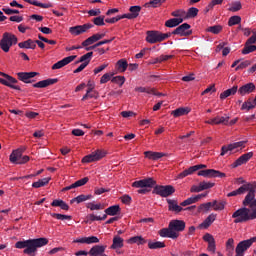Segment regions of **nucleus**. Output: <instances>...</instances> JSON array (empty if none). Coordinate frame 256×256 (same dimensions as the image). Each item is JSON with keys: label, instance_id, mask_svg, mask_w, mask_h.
Instances as JSON below:
<instances>
[{"label": "nucleus", "instance_id": "1", "mask_svg": "<svg viewBox=\"0 0 256 256\" xmlns=\"http://www.w3.org/2000/svg\"><path fill=\"white\" fill-rule=\"evenodd\" d=\"M243 205V208H239L232 214L233 223H247V221L256 219V199L253 200V192L246 195Z\"/></svg>", "mask_w": 256, "mask_h": 256}, {"label": "nucleus", "instance_id": "2", "mask_svg": "<svg viewBox=\"0 0 256 256\" xmlns=\"http://www.w3.org/2000/svg\"><path fill=\"white\" fill-rule=\"evenodd\" d=\"M49 244V239L47 238H37V239H29L25 241H18L15 244L16 249H24L23 253L29 256H35L37 253V249L40 247H45V245Z\"/></svg>", "mask_w": 256, "mask_h": 256}, {"label": "nucleus", "instance_id": "3", "mask_svg": "<svg viewBox=\"0 0 256 256\" xmlns=\"http://www.w3.org/2000/svg\"><path fill=\"white\" fill-rule=\"evenodd\" d=\"M185 221L183 220H171L168 228H162L158 231V235L168 239H178L179 233L185 231Z\"/></svg>", "mask_w": 256, "mask_h": 256}, {"label": "nucleus", "instance_id": "4", "mask_svg": "<svg viewBox=\"0 0 256 256\" xmlns=\"http://www.w3.org/2000/svg\"><path fill=\"white\" fill-rule=\"evenodd\" d=\"M19 43V38L11 32H4L2 38L0 39V49L4 53H9L11 51V47L17 45Z\"/></svg>", "mask_w": 256, "mask_h": 256}, {"label": "nucleus", "instance_id": "5", "mask_svg": "<svg viewBox=\"0 0 256 256\" xmlns=\"http://www.w3.org/2000/svg\"><path fill=\"white\" fill-rule=\"evenodd\" d=\"M171 37V32L168 33H161L159 31H147L146 32V41L147 43H150L151 45L155 43H161L165 41L166 39H169Z\"/></svg>", "mask_w": 256, "mask_h": 256}, {"label": "nucleus", "instance_id": "6", "mask_svg": "<svg viewBox=\"0 0 256 256\" xmlns=\"http://www.w3.org/2000/svg\"><path fill=\"white\" fill-rule=\"evenodd\" d=\"M246 143L247 142L245 141H239L226 146H222L220 155L223 157L227 155V153H229V155L233 153H239V151H243V149H245Z\"/></svg>", "mask_w": 256, "mask_h": 256}, {"label": "nucleus", "instance_id": "7", "mask_svg": "<svg viewBox=\"0 0 256 256\" xmlns=\"http://www.w3.org/2000/svg\"><path fill=\"white\" fill-rule=\"evenodd\" d=\"M250 195L252 193L253 195V201H255V185L251 183H245L240 188L230 192L227 194V197H237V195H243L247 193Z\"/></svg>", "mask_w": 256, "mask_h": 256}, {"label": "nucleus", "instance_id": "8", "mask_svg": "<svg viewBox=\"0 0 256 256\" xmlns=\"http://www.w3.org/2000/svg\"><path fill=\"white\" fill-rule=\"evenodd\" d=\"M253 243H256V237L240 241L235 248V256H245V252L251 249Z\"/></svg>", "mask_w": 256, "mask_h": 256}, {"label": "nucleus", "instance_id": "9", "mask_svg": "<svg viewBox=\"0 0 256 256\" xmlns=\"http://www.w3.org/2000/svg\"><path fill=\"white\" fill-rule=\"evenodd\" d=\"M0 76L4 77L0 78L1 85L10 87V89H15V91H21V86L15 85L17 83V79H15L13 76L6 74L4 72H0Z\"/></svg>", "mask_w": 256, "mask_h": 256}, {"label": "nucleus", "instance_id": "10", "mask_svg": "<svg viewBox=\"0 0 256 256\" xmlns=\"http://www.w3.org/2000/svg\"><path fill=\"white\" fill-rule=\"evenodd\" d=\"M107 156V152L103 149H97L89 155H86L82 158V163H95L96 161H101L104 157Z\"/></svg>", "mask_w": 256, "mask_h": 256}, {"label": "nucleus", "instance_id": "11", "mask_svg": "<svg viewBox=\"0 0 256 256\" xmlns=\"http://www.w3.org/2000/svg\"><path fill=\"white\" fill-rule=\"evenodd\" d=\"M199 177H206L208 179H213L215 177H220V179H223V177H227V175L219 170L215 169H206V170H200L198 172Z\"/></svg>", "mask_w": 256, "mask_h": 256}, {"label": "nucleus", "instance_id": "12", "mask_svg": "<svg viewBox=\"0 0 256 256\" xmlns=\"http://www.w3.org/2000/svg\"><path fill=\"white\" fill-rule=\"evenodd\" d=\"M193 31L191 30V25L188 23H184L180 26H178L171 35H179L180 37H189V35H192Z\"/></svg>", "mask_w": 256, "mask_h": 256}, {"label": "nucleus", "instance_id": "13", "mask_svg": "<svg viewBox=\"0 0 256 256\" xmlns=\"http://www.w3.org/2000/svg\"><path fill=\"white\" fill-rule=\"evenodd\" d=\"M154 193H156V195H160V197H169L175 193V188L171 185L156 186L154 188Z\"/></svg>", "mask_w": 256, "mask_h": 256}, {"label": "nucleus", "instance_id": "14", "mask_svg": "<svg viewBox=\"0 0 256 256\" xmlns=\"http://www.w3.org/2000/svg\"><path fill=\"white\" fill-rule=\"evenodd\" d=\"M253 158V152H248L241 155L236 161L231 164L232 169H237V167H241V165H245L250 159Z\"/></svg>", "mask_w": 256, "mask_h": 256}, {"label": "nucleus", "instance_id": "15", "mask_svg": "<svg viewBox=\"0 0 256 256\" xmlns=\"http://www.w3.org/2000/svg\"><path fill=\"white\" fill-rule=\"evenodd\" d=\"M93 27L92 24H84V25H78V26H73L69 28V33L71 35H81V33H85L86 31H89Z\"/></svg>", "mask_w": 256, "mask_h": 256}, {"label": "nucleus", "instance_id": "16", "mask_svg": "<svg viewBox=\"0 0 256 256\" xmlns=\"http://www.w3.org/2000/svg\"><path fill=\"white\" fill-rule=\"evenodd\" d=\"M155 181L152 178H147L139 181H135L132 183V187H135L136 189H143L147 187H154Z\"/></svg>", "mask_w": 256, "mask_h": 256}, {"label": "nucleus", "instance_id": "17", "mask_svg": "<svg viewBox=\"0 0 256 256\" xmlns=\"http://www.w3.org/2000/svg\"><path fill=\"white\" fill-rule=\"evenodd\" d=\"M105 37V33H96L89 38H87L85 41L82 42L83 47H89V45H93V43H97V41H101Z\"/></svg>", "mask_w": 256, "mask_h": 256}, {"label": "nucleus", "instance_id": "18", "mask_svg": "<svg viewBox=\"0 0 256 256\" xmlns=\"http://www.w3.org/2000/svg\"><path fill=\"white\" fill-rule=\"evenodd\" d=\"M75 59H77V56H68L65 57L64 59L56 62L55 64H53L52 69H63V67H65V65H69V63H72V61H75Z\"/></svg>", "mask_w": 256, "mask_h": 256}, {"label": "nucleus", "instance_id": "19", "mask_svg": "<svg viewBox=\"0 0 256 256\" xmlns=\"http://www.w3.org/2000/svg\"><path fill=\"white\" fill-rule=\"evenodd\" d=\"M37 75H39V73H37V72H19V73H17L18 79L20 81H23V83H31V79H33V77H37Z\"/></svg>", "mask_w": 256, "mask_h": 256}, {"label": "nucleus", "instance_id": "20", "mask_svg": "<svg viewBox=\"0 0 256 256\" xmlns=\"http://www.w3.org/2000/svg\"><path fill=\"white\" fill-rule=\"evenodd\" d=\"M256 87L254 83H247L243 86H241L238 89V93L239 95H241L242 97H245V95H249L250 93H253L255 91Z\"/></svg>", "mask_w": 256, "mask_h": 256}, {"label": "nucleus", "instance_id": "21", "mask_svg": "<svg viewBox=\"0 0 256 256\" xmlns=\"http://www.w3.org/2000/svg\"><path fill=\"white\" fill-rule=\"evenodd\" d=\"M130 13L123 14L125 19H137L139 17V13H141V8L139 6H132L129 9Z\"/></svg>", "mask_w": 256, "mask_h": 256}, {"label": "nucleus", "instance_id": "22", "mask_svg": "<svg viewBox=\"0 0 256 256\" xmlns=\"http://www.w3.org/2000/svg\"><path fill=\"white\" fill-rule=\"evenodd\" d=\"M125 245V240L119 236L115 235L112 240V245L110 246V249H122Z\"/></svg>", "mask_w": 256, "mask_h": 256}, {"label": "nucleus", "instance_id": "23", "mask_svg": "<svg viewBox=\"0 0 256 256\" xmlns=\"http://www.w3.org/2000/svg\"><path fill=\"white\" fill-rule=\"evenodd\" d=\"M88 182H89L88 177L82 178L76 181L75 183L71 184L70 186L63 188V191H71V189H77V187H83V185H87Z\"/></svg>", "mask_w": 256, "mask_h": 256}, {"label": "nucleus", "instance_id": "24", "mask_svg": "<svg viewBox=\"0 0 256 256\" xmlns=\"http://www.w3.org/2000/svg\"><path fill=\"white\" fill-rule=\"evenodd\" d=\"M146 159H150L151 161H157L163 157H165V153L163 152H153V151H146L144 152Z\"/></svg>", "mask_w": 256, "mask_h": 256}, {"label": "nucleus", "instance_id": "25", "mask_svg": "<svg viewBox=\"0 0 256 256\" xmlns=\"http://www.w3.org/2000/svg\"><path fill=\"white\" fill-rule=\"evenodd\" d=\"M215 219H217V214L212 213L208 215V217L200 224L201 229H209V227L213 225Z\"/></svg>", "mask_w": 256, "mask_h": 256}, {"label": "nucleus", "instance_id": "26", "mask_svg": "<svg viewBox=\"0 0 256 256\" xmlns=\"http://www.w3.org/2000/svg\"><path fill=\"white\" fill-rule=\"evenodd\" d=\"M237 91H239V86L234 85L232 88H229V89L225 90L224 92H222L220 94V99L224 100V99H227V97H231L233 95H236Z\"/></svg>", "mask_w": 256, "mask_h": 256}, {"label": "nucleus", "instance_id": "27", "mask_svg": "<svg viewBox=\"0 0 256 256\" xmlns=\"http://www.w3.org/2000/svg\"><path fill=\"white\" fill-rule=\"evenodd\" d=\"M74 243H86V245H91L93 243H99V238L96 236L82 237L74 240Z\"/></svg>", "mask_w": 256, "mask_h": 256}, {"label": "nucleus", "instance_id": "28", "mask_svg": "<svg viewBox=\"0 0 256 256\" xmlns=\"http://www.w3.org/2000/svg\"><path fill=\"white\" fill-rule=\"evenodd\" d=\"M168 203V209L169 211H173L174 213H181L183 211V207H181L178 203L177 200H167Z\"/></svg>", "mask_w": 256, "mask_h": 256}, {"label": "nucleus", "instance_id": "29", "mask_svg": "<svg viewBox=\"0 0 256 256\" xmlns=\"http://www.w3.org/2000/svg\"><path fill=\"white\" fill-rule=\"evenodd\" d=\"M23 155V149H16L10 154V163H15L16 165L19 164V160Z\"/></svg>", "mask_w": 256, "mask_h": 256}, {"label": "nucleus", "instance_id": "30", "mask_svg": "<svg viewBox=\"0 0 256 256\" xmlns=\"http://www.w3.org/2000/svg\"><path fill=\"white\" fill-rule=\"evenodd\" d=\"M56 81H57V79L42 80V81H39V82L33 84V87L36 89H43L45 87H49V85L55 84Z\"/></svg>", "mask_w": 256, "mask_h": 256}, {"label": "nucleus", "instance_id": "31", "mask_svg": "<svg viewBox=\"0 0 256 256\" xmlns=\"http://www.w3.org/2000/svg\"><path fill=\"white\" fill-rule=\"evenodd\" d=\"M256 102L253 98H249L245 101L241 106V111H251V109H255Z\"/></svg>", "mask_w": 256, "mask_h": 256}, {"label": "nucleus", "instance_id": "32", "mask_svg": "<svg viewBox=\"0 0 256 256\" xmlns=\"http://www.w3.org/2000/svg\"><path fill=\"white\" fill-rule=\"evenodd\" d=\"M105 213L106 217L107 215H109L110 217L119 215V213H121V207L119 205L110 206L105 210Z\"/></svg>", "mask_w": 256, "mask_h": 256}, {"label": "nucleus", "instance_id": "33", "mask_svg": "<svg viewBox=\"0 0 256 256\" xmlns=\"http://www.w3.org/2000/svg\"><path fill=\"white\" fill-rule=\"evenodd\" d=\"M197 171V168L195 166L189 167L188 169L182 171L177 175V179H185V177H189V175H193Z\"/></svg>", "mask_w": 256, "mask_h": 256}, {"label": "nucleus", "instance_id": "34", "mask_svg": "<svg viewBox=\"0 0 256 256\" xmlns=\"http://www.w3.org/2000/svg\"><path fill=\"white\" fill-rule=\"evenodd\" d=\"M107 219V214H103V216H97L95 214H89L86 217L85 223H93V221H105Z\"/></svg>", "mask_w": 256, "mask_h": 256}, {"label": "nucleus", "instance_id": "35", "mask_svg": "<svg viewBox=\"0 0 256 256\" xmlns=\"http://www.w3.org/2000/svg\"><path fill=\"white\" fill-rule=\"evenodd\" d=\"M49 181H51V177L39 179L38 181L32 183V187H34V189L45 187V185H49Z\"/></svg>", "mask_w": 256, "mask_h": 256}, {"label": "nucleus", "instance_id": "36", "mask_svg": "<svg viewBox=\"0 0 256 256\" xmlns=\"http://www.w3.org/2000/svg\"><path fill=\"white\" fill-rule=\"evenodd\" d=\"M18 47H20V49H35L37 45L35 44V41H33L32 39H28L24 42H20L18 44Z\"/></svg>", "mask_w": 256, "mask_h": 256}, {"label": "nucleus", "instance_id": "37", "mask_svg": "<svg viewBox=\"0 0 256 256\" xmlns=\"http://www.w3.org/2000/svg\"><path fill=\"white\" fill-rule=\"evenodd\" d=\"M191 113V108H178L172 111L173 117H183V115H188Z\"/></svg>", "mask_w": 256, "mask_h": 256}, {"label": "nucleus", "instance_id": "38", "mask_svg": "<svg viewBox=\"0 0 256 256\" xmlns=\"http://www.w3.org/2000/svg\"><path fill=\"white\" fill-rule=\"evenodd\" d=\"M134 91H136V93H147L148 95H155V89L149 86H146V87L139 86V87H136Z\"/></svg>", "mask_w": 256, "mask_h": 256}, {"label": "nucleus", "instance_id": "39", "mask_svg": "<svg viewBox=\"0 0 256 256\" xmlns=\"http://www.w3.org/2000/svg\"><path fill=\"white\" fill-rule=\"evenodd\" d=\"M127 67H129V64L125 59H120L116 64V68L120 73H125L127 71Z\"/></svg>", "mask_w": 256, "mask_h": 256}, {"label": "nucleus", "instance_id": "40", "mask_svg": "<svg viewBox=\"0 0 256 256\" xmlns=\"http://www.w3.org/2000/svg\"><path fill=\"white\" fill-rule=\"evenodd\" d=\"M26 3H29L30 5H35V7H41L42 9H49L52 7L50 3H41L37 0H24Z\"/></svg>", "mask_w": 256, "mask_h": 256}, {"label": "nucleus", "instance_id": "41", "mask_svg": "<svg viewBox=\"0 0 256 256\" xmlns=\"http://www.w3.org/2000/svg\"><path fill=\"white\" fill-rule=\"evenodd\" d=\"M89 199H93V195L88 194V195H79L77 197H75L74 199L71 200V203H83L85 201H89Z\"/></svg>", "mask_w": 256, "mask_h": 256}, {"label": "nucleus", "instance_id": "42", "mask_svg": "<svg viewBox=\"0 0 256 256\" xmlns=\"http://www.w3.org/2000/svg\"><path fill=\"white\" fill-rule=\"evenodd\" d=\"M171 15L172 17H176V19H182V23L185 21V19H187V12L182 9L173 11Z\"/></svg>", "mask_w": 256, "mask_h": 256}, {"label": "nucleus", "instance_id": "43", "mask_svg": "<svg viewBox=\"0 0 256 256\" xmlns=\"http://www.w3.org/2000/svg\"><path fill=\"white\" fill-rule=\"evenodd\" d=\"M181 23H183V19L171 18L165 22V27L173 28L181 25Z\"/></svg>", "mask_w": 256, "mask_h": 256}, {"label": "nucleus", "instance_id": "44", "mask_svg": "<svg viewBox=\"0 0 256 256\" xmlns=\"http://www.w3.org/2000/svg\"><path fill=\"white\" fill-rule=\"evenodd\" d=\"M148 249H165V242L161 241H149L148 242Z\"/></svg>", "mask_w": 256, "mask_h": 256}, {"label": "nucleus", "instance_id": "45", "mask_svg": "<svg viewBox=\"0 0 256 256\" xmlns=\"http://www.w3.org/2000/svg\"><path fill=\"white\" fill-rule=\"evenodd\" d=\"M128 243H136V245H145V243H147V240H145V238H143L142 236H134L128 240Z\"/></svg>", "mask_w": 256, "mask_h": 256}, {"label": "nucleus", "instance_id": "46", "mask_svg": "<svg viewBox=\"0 0 256 256\" xmlns=\"http://www.w3.org/2000/svg\"><path fill=\"white\" fill-rule=\"evenodd\" d=\"M241 9H243L241 1H235L230 4L228 11H231L232 13H237V11H241Z\"/></svg>", "mask_w": 256, "mask_h": 256}, {"label": "nucleus", "instance_id": "47", "mask_svg": "<svg viewBox=\"0 0 256 256\" xmlns=\"http://www.w3.org/2000/svg\"><path fill=\"white\" fill-rule=\"evenodd\" d=\"M86 207L87 209H90V211H101V209H105V206H103V204H95V202L87 203Z\"/></svg>", "mask_w": 256, "mask_h": 256}, {"label": "nucleus", "instance_id": "48", "mask_svg": "<svg viewBox=\"0 0 256 256\" xmlns=\"http://www.w3.org/2000/svg\"><path fill=\"white\" fill-rule=\"evenodd\" d=\"M207 33H213V35H219L221 31H223V26L221 25H214L210 26L206 29Z\"/></svg>", "mask_w": 256, "mask_h": 256}, {"label": "nucleus", "instance_id": "49", "mask_svg": "<svg viewBox=\"0 0 256 256\" xmlns=\"http://www.w3.org/2000/svg\"><path fill=\"white\" fill-rule=\"evenodd\" d=\"M211 207H213V204L211 202L203 203L198 207L197 212L198 213H207L211 210Z\"/></svg>", "mask_w": 256, "mask_h": 256}, {"label": "nucleus", "instance_id": "50", "mask_svg": "<svg viewBox=\"0 0 256 256\" xmlns=\"http://www.w3.org/2000/svg\"><path fill=\"white\" fill-rule=\"evenodd\" d=\"M115 76V73L109 72L105 73L101 78H100V85H105V83H109L111 79Z\"/></svg>", "mask_w": 256, "mask_h": 256}, {"label": "nucleus", "instance_id": "51", "mask_svg": "<svg viewBox=\"0 0 256 256\" xmlns=\"http://www.w3.org/2000/svg\"><path fill=\"white\" fill-rule=\"evenodd\" d=\"M211 203L214 211H223V209H225V205H227V202H217V200H214Z\"/></svg>", "mask_w": 256, "mask_h": 256}, {"label": "nucleus", "instance_id": "52", "mask_svg": "<svg viewBox=\"0 0 256 256\" xmlns=\"http://www.w3.org/2000/svg\"><path fill=\"white\" fill-rule=\"evenodd\" d=\"M225 247L228 253H233V251H235V239L229 238L226 241Z\"/></svg>", "mask_w": 256, "mask_h": 256}, {"label": "nucleus", "instance_id": "53", "mask_svg": "<svg viewBox=\"0 0 256 256\" xmlns=\"http://www.w3.org/2000/svg\"><path fill=\"white\" fill-rule=\"evenodd\" d=\"M125 76H112L111 83H115L116 85H119V87H123L125 85Z\"/></svg>", "mask_w": 256, "mask_h": 256}, {"label": "nucleus", "instance_id": "54", "mask_svg": "<svg viewBox=\"0 0 256 256\" xmlns=\"http://www.w3.org/2000/svg\"><path fill=\"white\" fill-rule=\"evenodd\" d=\"M214 120L216 125H229V116H216Z\"/></svg>", "mask_w": 256, "mask_h": 256}, {"label": "nucleus", "instance_id": "55", "mask_svg": "<svg viewBox=\"0 0 256 256\" xmlns=\"http://www.w3.org/2000/svg\"><path fill=\"white\" fill-rule=\"evenodd\" d=\"M254 51H256V46L246 42L244 49H242V55H249V53H253Z\"/></svg>", "mask_w": 256, "mask_h": 256}, {"label": "nucleus", "instance_id": "56", "mask_svg": "<svg viewBox=\"0 0 256 256\" xmlns=\"http://www.w3.org/2000/svg\"><path fill=\"white\" fill-rule=\"evenodd\" d=\"M92 57H93V52H88L80 57V60L78 61V63H86V65H89Z\"/></svg>", "mask_w": 256, "mask_h": 256}, {"label": "nucleus", "instance_id": "57", "mask_svg": "<svg viewBox=\"0 0 256 256\" xmlns=\"http://www.w3.org/2000/svg\"><path fill=\"white\" fill-rule=\"evenodd\" d=\"M217 5H223V0H211V2L206 7V13L213 11V8Z\"/></svg>", "mask_w": 256, "mask_h": 256}, {"label": "nucleus", "instance_id": "58", "mask_svg": "<svg viewBox=\"0 0 256 256\" xmlns=\"http://www.w3.org/2000/svg\"><path fill=\"white\" fill-rule=\"evenodd\" d=\"M199 14V9L192 7L189 8L188 12H186V19H192L193 17H197Z\"/></svg>", "mask_w": 256, "mask_h": 256}, {"label": "nucleus", "instance_id": "59", "mask_svg": "<svg viewBox=\"0 0 256 256\" xmlns=\"http://www.w3.org/2000/svg\"><path fill=\"white\" fill-rule=\"evenodd\" d=\"M97 97H99V93L96 90H94L93 92L86 93L82 97V101H87L89 99H97Z\"/></svg>", "mask_w": 256, "mask_h": 256}, {"label": "nucleus", "instance_id": "60", "mask_svg": "<svg viewBox=\"0 0 256 256\" xmlns=\"http://www.w3.org/2000/svg\"><path fill=\"white\" fill-rule=\"evenodd\" d=\"M51 217L58 219L59 221H71V216L65 214L52 213Z\"/></svg>", "mask_w": 256, "mask_h": 256}, {"label": "nucleus", "instance_id": "61", "mask_svg": "<svg viewBox=\"0 0 256 256\" xmlns=\"http://www.w3.org/2000/svg\"><path fill=\"white\" fill-rule=\"evenodd\" d=\"M241 23V16H232L228 20L229 27H233V25H239Z\"/></svg>", "mask_w": 256, "mask_h": 256}, {"label": "nucleus", "instance_id": "62", "mask_svg": "<svg viewBox=\"0 0 256 256\" xmlns=\"http://www.w3.org/2000/svg\"><path fill=\"white\" fill-rule=\"evenodd\" d=\"M249 65H251V61L249 60L242 61L238 64V66H236L235 71H241L243 69H247Z\"/></svg>", "mask_w": 256, "mask_h": 256}, {"label": "nucleus", "instance_id": "63", "mask_svg": "<svg viewBox=\"0 0 256 256\" xmlns=\"http://www.w3.org/2000/svg\"><path fill=\"white\" fill-rule=\"evenodd\" d=\"M94 25H97L98 27H102L105 25V17L99 16L93 19Z\"/></svg>", "mask_w": 256, "mask_h": 256}, {"label": "nucleus", "instance_id": "64", "mask_svg": "<svg viewBox=\"0 0 256 256\" xmlns=\"http://www.w3.org/2000/svg\"><path fill=\"white\" fill-rule=\"evenodd\" d=\"M200 187H201L202 191H205L207 189H211V188L215 187V183H213V182H200Z\"/></svg>", "mask_w": 256, "mask_h": 256}]
</instances>
